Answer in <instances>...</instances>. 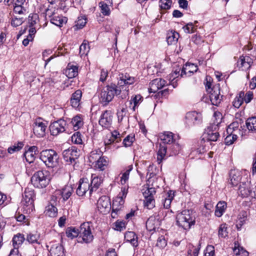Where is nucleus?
Wrapping results in <instances>:
<instances>
[{"instance_id": "nucleus-24", "label": "nucleus", "mask_w": 256, "mask_h": 256, "mask_svg": "<svg viewBox=\"0 0 256 256\" xmlns=\"http://www.w3.org/2000/svg\"><path fill=\"white\" fill-rule=\"evenodd\" d=\"M244 122L242 119H238L234 122L231 123L228 126L226 130L227 134L236 133L237 134V132H239V126L240 125V128H242V124Z\"/></svg>"}, {"instance_id": "nucleus-62", "label": "nucleus", "mask_w": 256, "mask_h": 256, "mask_svg": "<svg viewBox=\"0 0 256 256\" xmlns=\"http://www.w3.org/2000/svg\"><path fill=\"white\" fill-rule=\"evenodd\" d=\"M126 228V223L124 221L117 220L114 223V229L118 231H122Z\"/></svg>"}, {"instance_id": "nucleus-33", "label": "nucleus", "mask_w": 256, "mask_h": 256, "mask_svg": "<svg viewBox=\"0 0 256 256\" xmlns=\"http://www.w3.org/2000/svg\"><path fill=\"white\" fill-rule=\"evenodd\" d=\"M227 207L226 203L224 201L219 202L216 208L215 215L218 217H220L224 212Z\"/></svg>"}, {"instance_id": "nucleus-46", "label": "nucleus", "mask_w": 256, "mask_h": 256, "mask_svg": "<svg viewBox=\"0 0 256 256\" xmlns=\"http://www.w3.org/2000/svg\"><path fill=\"white\" fill-rule=\"evenodd\" d=\"M246 126L249 130H256V117L248 118L246 121Z\"/></svg>"}, {"instance_id": "nucleus-51", "label": "nucleus", "mask_w": 256, "mask_h": 256, "mask_svg": "<svg viewBox=\"0 0 256 256\" xmlns=\"http://www.w3.org/2000/svg\"><path fill=\"white\" fill-rule=\"evenodd\" d=\"M99 6L100 8L101 12L104 16H109L110 13V9L108 4L103 2H99Z\"/></svg>"}, {"instance_id": "nucleus-56", "label": "nucleus", "mask_w": 256, "mask_h": 256, "mask_svg": "<svg viewBox=\"0 0 256 256\" xmlns=\"http://www.w3.org/2000/svg\"><path fill=\"white\" fill-rule=\"evenodd\" d=\"M81 134L80 132H76L72 136L71 139L72 142L80 144L82 142Z\"/></svg>"}, {"instance_id": "nucleus-54", "label": "nucleus", "mask_w": 256, "mask_h": 256, "mask_svg": "<svg viewBox=\"0 0 256 256\" xmlns=\"http://www.w3.org/2000/svg\"><path fill=\"white\" fill-rule=\"evenodd\" d=\"M173 199L171 192L167 194L166 196L164 198L163 202V205L164 208H168L170 207L172 201Z\"/></svg>"}, {"instance_id": "nucleus-32", "label": "nucleus", "mask_w": 256, "mask_h": 256, "mask_svg": "<svg viewBox=\"0 0 256 256\" xmlns=\"http://www.w3.org/2000/svg\"><path fill=\"white\" fill-rule=\"evenodd\" d=\"M51 256H64V248L60 244H54L50 251Z\"/></svg>"}, {"instance_id": "nucleus-28", "label": "nucleus", "mask_w": 256, "mask_h": 256, "mask_svg": "<svg viewBox=\"0 0 256 256\" xmlns=\"http://www.w3.org/2000/svg\"><path fill=\"white\" fill-rule=\"evenodd\" d=\"M74 192L72 185H66L60 190V194L64 201L68 200Z\"/></svg>"}, {"instance_id": "nucleus-16", "label": "nucleus", "mask_w": 256, "mask_h": 256, "mask_svg": "<svg viewBox=\"0 0 256 256\" xmlns=\"http://www.w3.org/2000/svg\"><path fill=\"white\" fill-rule=\"evenodd\" d=\"M166 84V82L161 78H156L152 80L148 88L150 93H155L160 89L162 88Z\"/></svg>"}, {"instance_id": "nucleus-38", "label": "nucleus", "mask_w": 256, "mask_h": 256, "mask_svg": "<svg viewBox=\"0 0 256 256\" xmlns=\"http://www.w3.org/2000/svg\"><path fill=\"white\" fill-rule=\"evenodd\" d=\"M95 162V168L102 171L104 170L108 165L107 158L104 156L102 157Z\"/></svg>"}, {"instance_id": "nucleus-55", "label": "nucleus", "mask_w": 256, "mask_h": 256, "mask_svg": "<svg viewBox=\"0 0 256 256\" xmlns=\"http://www.w3.org/2000/svg\"><path fill=\"white\" fill-rule=\"evenodd\" d=\"M134 140V135H128L124 139L122 144L126 147L130 146Z\"/></svg>"}, {"instance_id": "nucleus-61", "label": "nucleus", "mask_w": 256, "mask_h": 256, "mask_svg": "<svg viewBox=\"0 0 256 256\" xmlns=\"http://www.w3.org/2000/svg\"><path fill=\"white\" fill-rule=\"evenodd\" d=\"M76 26L78 28H82L86 23V18L84 16H80L78 18V20L76 22Z\"/></svg>"}, {"instance_id": "nucleus-45", "label": "nucleus", "mask_w": 256, "mask_h": 256, "mask_svg": "<svg viewBox=\"0 0 256 256\" xmlns=\"http://www.w3.org/2000/svg\"><path fill=\"white\" fill-rule=\"evenodd\" d=\"M132 170V165L128 166L126 168V170L122 174L120 178V181L122 184H124L126 183V182L128 180L129 178L130 172Z\"/></svg>"}, {"instance_id": "nucleus-60", "label": "nucleus", "mask_w": 256, "mask_h": 256, "mask_svg": "<svg viewBox=\"0 0 256 256\" xmlns=\"http://www.w3.org/2000/svg\"><path fill=\"white\" fill-rule=\"evenodd\" d=\"M23 144L22 142L18 143L16 145L12 146L8 149V153L12 154L16 152H18L22 148Z\"/></svg>"}, {"instance_id": "nucleus-64", "label": "nucleus", "mask_w": 256, "mask_h": 256, "mask_svg": "<svg viewBox=\"0 0 256 256\" xmlns=\"http://www.w3.org/2000/svg\"><path fill=\"white\" fill-rule=\"evenodd\" d=\"M169 148L172 150L170 155H176L180 150V146L178 143L174 142L172 145Z\"/></svg>"}, {"instance_id": "nucleus-53", "label": "nucleus", "mask_w": 256, "mask_h": 256, "mask_svg": "<svg viewBox=\"0 0 256 256\" xmlns=\"http://www.w3.org/2000/svg\"><path fill=\"white\" fill-rule=\"evenodd\" d=\"M64 150L69 154V156L72 158V159H73L75 162H76V160L79 156L76 149L72 147L71 148H68Z\"/></svg>"}, {"instance_id": "nucleus-29", "label": "nucleus", "mask_w": 256, "mask_h": 256, "mask_svg": "<svg viewBox=\"0 0 256 256\" xmlns=\"http://www.w3.org/2000/svg\"><path fill=\"white\" fill-rule=\"evenodd\" d=\"M65 72L68 78H74L78 74V67L76 66L69 64L68 65Z\"/></svg>"}, {"instance_id": "nucleus-20", "label": "nucleus", "mask_w": 256, "mask_h": 256, "mask_svg": "<svg viewBox=\"0 0 256 256\" xmlns=\"http://www.w3.org/2000/svg\"><path fill=\"white\" fill-rule=\"evenodd\" d=\"M134 82V78L131 77L129 74H121L120 75L119 80L118 81V86L120 88L124 85H130Z\"/></svg>"}, {"instance_id": "nucleus-52", "label": "nucleus", "mask_w": 256, "mask_h": 256, "mask_svg": "<svg viewBox=\"0 0 256 256\" xmlns=\"http://www.w3.org/2000/svg\"><path fill=\"white\" fill-rule=\"evenodd\" d=\"M144 206L148 209H152L155 206V200L153 197L145 198L144 200Z\"/></svg>"}, {"instance_id": "nucleus-41", "label": "nucleus", "mask_w": 256, "mask_h": 256, "mask_svg": "<svg viewBox=\"0 0 256 256\" xmlns=\"http://www.w3.org/2000/svg\"><path fill=\"white\" fill-rule=\"evenodd\" d=\"M244 92H240L237 96L232 102L233 106L236 108H239L244 102Z\"/></svg>"}, {"instance_id": "nucleus-43", "label": "nucleus", "mask_w": 256, "mask_h": 256, "mask_svg": "<svg viewBox=\"0 0 256 256\" xmlns=\"http://www.w3.org/2000/svg\"><path fill=\"white\" fill-rule=\"evenodd\" d=\"M40 238V235L38 234L35 233H30L28 234L26 236V240L30 244H40V242H38V239Z\"/></svg>"}, {"instance_id": "nucleus-25", "label": "nucleus", "mask_w": 256, "mask_h": 256, "mask_svg": "<svg viewBox=\"0 0 256 256\" xmlns=\"http://www.w3.org/2000/svg\"><path fill=\"white\" fill-rule=\"evenodd\" d=\"M36 150V146H33L30 148L28 150L26 151L24 154V156L27 162L30 164L34 161Z\"/></svg>"}, {"instance_id": "nucleus-14", "label": "nucleus", "mask_w": 256, "mask_h": 256, "mask_svg": "<svg viewBox=\"0 0 256 256\" xmlns=\"http://www.w3.org/2000/svg\"><path fill=\"white\" fill-rule=\"evenodd\" d=\"M90 186L88 180L87 178H80L78 182V186L76 190V193L79 196H83L89 192L90 194Z\"/></svg>"}, {"instance_id": "nucleus-10", "label": "nucleus", "mask_w": 256, "mask_h": 256, "mask_svg": "<svg viewBox=\"0 0 256 256\" xmlns=\"http://www.w3.org/2000/svg\"><path fill=\"white\" fill-rule=\"evenodd\" d=\"M46 124L41 118H36L33 124L34 134L38 138L44 137L46 134Z\"/></svg>"}, {"instance_id": "nucleus-17", "label": "nucleus", "mask_w": 256, "mask_h": 256, "mask_svg": "<svg viewBox=\"0 0 256 256\" xmlns=\"http://www.w3.org/2000/svg\"><path fill=\"white\" fill-rule=\"evenodd\" d=\"M112 122V112L110 110H105L101 115L99 124L102 127L108 128Z\"/></svg>"}, {"instance_id": "nucleus-44", "label": "nucleus", "mask_w": 256, "mask_h": 256, "mask_svg": "<svg viewBox=\"0 0 256 256\" xmlns=\"http://www.w3.org/2000/svg\"><path fill=\"white\" fill-rule=\"evenodd\" d=\"M66 235L71 238L79 236V228H68L66 230Z\"/></svg>"}, {"instance_id": "nucleus-23", "label": "nucleus", "mask_w": 256, "mask_h": 256, "mask_svg": "<svg viewBox=\"0 0 256 256\" xmlns=\"http://www.w3.org/2000/svg\"><path fill=\"white\" fill-rule=\"evenodd\" d=\"M82 92L80 90H76L72 94L70 98L71 106L74 108H78L80 104Z\"/></svg>"}, {"instance_id": "nucleus-30", "label": "nucleus", "mask_w": 256, "mask_h": 256, "mask_svg": "<svg viewBox=\"0 0 256 256\" xmlns=\"http://www.w3.org/2000/svg\"><path fill=\"white\" fill-rule=\"evenodd\" d=\"M102 182V180L100 178H99L94 174L92 176V180L91 182L90 183V195L92 194L94 190H96L98 188Z\"/></svg>"}, {"instance_id": "nucleus-7", "label": "nucleus", "mask_w": 256, "mask_h": 256, "mask_svg": "<svg viewBox=\"0 0 256 256\" xmlns=\"http://www.w3.org/2000/svg\"><path fill=\"white\" fill-rule=\"evenodd\" d=\"M93 238L89 224L84 222L82 224L79 228L78 242L88 244L92 242Z\"/></svg>"}, {"instance_id": "nucleus-63", "label": "nucleus", "mask_w": 256, "mask_h": 256, "mask_svg": "<svg viewBox=\"0 0 256 256\" xmlns=\"http://www.w3.org/2000/svg\"><path fill=\"white\" fill-rule=\"evenodd\" d=\"M24 22L22 18L14 17L11 21V24L14 27H17L20 26Z\"/></svg>"}, {"instance_id": "nucleus-40", "label": "nucleus", "mask_w": 256, "mask_h": 256, "mask_svg": "<svg viewBox=\"0 0 256 256\" xmlns=\"http://www.w3.org/2000/svg\"><path fill=\"white\" fill-rule=\"evenodd\" d=\"M161 140L162 141V144H170L174 142L173 134L169 132H165L162 136Z\"/></svg>"}, {"instance_id": "nucleus-39", "label": "nucleus", "mask_w": 256, "mask_h": 256, "mask_svg": "<svg viewBox=\"0 0 256 256\" xmlns=\"http://www.w3.org/2000/svg\"><path fill=\"white\" fill-rule=\"evenodd\" d=\"M67 22V18L62 16H53L50 19V22L56 26L61 27L64 24Z\"/></svg>"}, {"instance_id": "nucleus-3", "label": "nucleus", "mask_w": 256, "mask_h": 256, "mask_svg": "<svg viewBox=\"0 0 256 256\" xmlns=\"http://www.w3.org/2000/svg\"><path fill=\"white\" fill-rule=\"evenodd\" d=\"M121 88L115 84L104 88L100 95V102L106 105L112 100L114 95L118 96L121 92Z\"/></svg>"}, {"instance_id": "nucleus-11", "label": "nucleus", "mask_w": 256, "mask_h": 256, "mask_svg": "<svg viewBox=\"0 0 256 256\" xmlns=\"http://www.w3.org/2000/svg\"><path fill=\"white\" fill-rule=\"evenodd\" d=\"M210 99L212 104L218 106L221 102L223 96L220 95V84L214 85L209 91Z\"/></svg>"}, {"instance_id": "nucleus-50", "label": "nucleus", "mask_w": 256, "mask_h": 256, "mask_svg": "<svg viewBox=\"0 0 256 256\" xmlns=\"http://www.w3.org/2000/svg\"><path fill=\"white\" fill-rule=\"evenodd\" d=\"M246 220V214L245 212H241L238 217V220H237L236 226L238 228L242 227V226L245 223Z\"/></svg>"}, {"instance_id": "nucleus-4", "label": "nucleus", "mask_w": 256, "mask_h": 256, "mask_svg": "<svg viewBox=\"0 0 256 256\" xmlns=\"http://www.w3.org/2000/svg\"><path fill=\"white\" fill-rule=\"evenodd\" d=\"M32 184L36 188H46L50 182V176L47 170H39L35 172L31 178Z\"/></svg>"}, {"instance_id": "nucleus-18", "label": "nucleus", "mask_w": 256, "mask_h": 256, "mask_svg": "<svg viewBox=\"0 0 256 256\" xmlns=\"http://www.w3.org/2000/svg\"><path fill=\"white\" fill-rule=\"evenodd\" d=\"M56 198L54 196L52 197L50 204L46 207V215L51 218H54L57 216L58 209L54 206Z\"/></svg>"}, {"instance_id": "nucleus-36", "label": "nucleus", "mask_w": 256, "mask_h": 256, "mask_svg": "<svg viewBox=\"0 0 256 256\" xmlns=\"http://www.w3.org/2000/svg\"><path fill=\"white\" fill-rule=\"evenodd\" d=\"M168 148L164 144H160L157 154V161L158 164H160L164 160L166 152V150Z\"/></svg>"}, {"instance_id": "nucleus-37", "label": "nucleus", "mask_w": 256, "mask_h": 256, "mask_svg": "<svg viewBox=\"0 0 256 256\" xmlns=\"http://www.w3.org/2000/svg\"><path fill=\"white\" fill-rule=\"evenodd\" d=\"M102 153L99 149L92 151L89 156V161L94 164L100 160L102 156Z\"/></svg>"}, {"instance_id": "nucleus-27", "label": "nucleus", "mask_w": 256, "mask_h": 256, "mask_svg": "<svg viewBox=\"0 0 256 256\" xmlns=\"http://www.w3.org/2000/svg\"><path fill=\"white\" fill-rule=\"evenodd\" d=\"M70 124L72 126L74 130H77L82 126L84 124L83 118L80 115L74 116L70 121Z\"/></svg>"}, {"instance_id": "nucleus-21", "label": "nucleus", "mask_w": 256, "mask_h": 256, "mask_svg": "<svg viewBox=\"0 0 256 256\" xmlns=\"http://www.w3.org/2000/svg\"><path fill=\"white\" fill-rule=\"evenodd\" d=\"M241 172L238 170H231L230 173V183L232 186H236L242 180Z\"/></svg>"}, {"instance_id": "nucleus-1", "label": "nucleus", "mask_w": 256, "mask_h": 256, "mask_svg": "<svg viewBox=\"0 0 256 256\" xmlns=\"http://www.w3.org/2000/svg\"><path fill=\"white\" fill-rule=\"evenodd\" d=\"M40 159L48 168H57L60 166V158L54 150H42L40 153Z\"/></svg>"}, {"instance_id": "nucleus-48", "label": "nucleus", "mask_w": 256, "mask_h": 256, "mask_svg": "<svg viewBox=\"0 0 256 256\" xmlns=\"http://www.w3.org/2000/svg\"><path fill=\"white\" fill-rule=\"evenodd\" d=\"M234 254L236 256H248V252L244 250L242 247L235 246L233 249Z\"/></svg>"}, {"instance_id": "nucleus-19", "label": "nucleus", "mask_w": 256, "mask_h": 256, "mask_svg": "<svg viewBox=\"0 0 256 256\" xmlns=\"http://www.w3.org/2000/svg\"><path fill=\"white\" fill-rule=\"evenodd\" d=\"M219 134L216 130H214L213 126L208 127L206 130L204 134V139L208 142H216L219 137Z\"/></svg>"}, {"instance_id": "nucleus-12", "label": "nucleus", "mask_w": 256, "mask_h": 256, "mask_svg": "<svg viewBox=\"0 0 256 256\" xmlns=\"http://www.w3.org/2000/svg\"><path fill=\"white\" fill-rule=\"evenodd\" d=\"M186 124L188 126L199 124L202 122V116L196 111L190 112L186 116Z\"/></svg>"}, {"instance_id": "nucleus-15", "label": "nucleus", "mask_w": 256, "mask_h": 256, "mask_svg": "<svg viewBox=\"0 0 256 256\" xmlns=\"http://www.w3.org/2000/svg\"><path fill=\"white\" fill-rule=\"evenodd\" d=\"M252 63V59L250 56H242L238 60L237 66L242 70H246L250 68Z\"/></svg>"}, {"instance_id": "nucleus-8", "label": "nucleus", "mask_w": 256, "mask_h": 256, "mask_svg": "<svg viewBox=\"0 0 256 256\" xmlns=\"http://www.w3.org/2000/svg\"><path fill=\"white\" fill-rule=\"evenodd\" d=\"M67 127L68 124L66 122L60 118L51 123L49 128L52 135L57 136L59 134L66 131Z\"/></svg>"}, {"instance_id": "nucleus-2", "label": "nucleus", "mask_w": 256, "mask_h": 256, "mask_svg": "<svg viewBox=\"0 0 256 256\" xmlns=\"http://www.w3.org/2000/svg\"><path fill=\"white\" fill-rule=\"evenodd\" d=\"M176 223L178 226L186 230H189L195 224L194 218L192 216V212L186 210L177 214Z\"/></svg>"}, {"instance_id": "nucleus-58", "label": "nucleus", "mask_w": 256, "mask_h": 256, "mask_svg": "<svg viewBox=\"0 0 256 256\" xmlns=\"http://www.w3.org/2000/svg\"><path fill=\"white\" fill-rule=\"evenodd\" d=\"M38 20V16L36 14H32L28 16V22L30 26H34Z\"/></svg>"}, {"instance_id": "nucleus-57", "label": "nucleus", "mask_w": 256, "mask_h": 256, "mask_svg": "<svg viewBox=\"0 0 256 256\" xmlns=\"http://www.w3.org/2000/svg\"><path fill=\"white\" fill-rule=\"evenodd\" d=\"M160 6L162 9L168 10L170 8L172 0H160L159 2Z\"/></svg>"}, {"instance_id": "nucleus-13", "label": "nucleus", "mask_w": 256, "mask_h": 256, "mask_svg": "<svg viewBox=\"0 0 256 256\" xmlns=\"http://www.w3.org/2000/svg\"><path fill=\"white\" fill-rule=\"evenodd\" d=\"M161 220L158 214H155L150 216L146 222V228L150 232H155L158 229L160 225Z\"/></svg>"}, {"instance_id": "nucleus-34", "label": "nucleus", "mask_w": 256, "mask_h": 256, "mask_svg": "<svg viewBox=\"0 0 256 256\" xmlns=\"http://www.w3.org/2000/svg\"><path fill=\"white\" fill-rule=\"evenodd\" d=\"M124 239L134 246H138L137 236L133 232H128L124 234Z\"/></svg>"}, {"instance_id": "nucleus-47", "label": "nucleus", "mask_w": 256, "mask_h": 256, "mask_svg": "<svg viewBox=\"0 0 256 256\" xmlns=\"http://www.w3.org/2000/svg\"><path fill=\"white\" fill-rule=\"evenodd\" d=\"M228 228L226 223L221 224L218 228V236L224 238L228 235Z\"/></svg>"}, {"instance_id": "nucleus-35", "label": "nucleus", "mask_w": 256, "mask_h": 256, "mask_svg": "<svg viewBox=\"0 0 256 256\" xmlns=\"http://www.w3.org/2000/svg\"><path fill=\"white\" fill-rule=\"evenodd\" d=\"M25 239L22 234L18 233L15 235L12 238V244L14 248L18 249L19 246L24 242Z\"/></svg>"}, {"instance_id": "nucleus-59", "label": "nucleus", "mask_w": 256, "mask_h": 256, "mask_svg": "<svg viewBox=\"0 0 256 256\" xmlns=\"http://www.w3.org/2000/svg\"><path fill=\"white\" fill-rule=\"evenodd\" d=\"M156 190L154 188H148L147 189L143 192V195L145 198L153 197L156 194Z\"/></svg>"}, {"instance_id": "nucleus-5", "label": "nucleus", "mask_w": 256, "mask_h": 256, "mask_svg": "<svg viewBox=\"0 0 256 256\" xmlns=\"http://www.w3.org/2000/svg\"><path fill=\"white\" fill-rule=\"evenodd\" d=\"M34 190L28 188L25 189L21 202L24 206V210L26 211V212L30 213L34 209Z\"/></svg>"}, {"instance_id": "nucleus-22", "label": "nucleus", "mask_w": 256, "mask_h": 256, "mask_svg": "<svg viewBox=\"0 0 256 256\" xmlns=\"http://www.w3.org/2000/svg\"><path fill=\"white\" fill-rule=\"evenodd\" d=\"M124 204V200L120 199V200H114L112 205V212L111 216L113 218H116L118 214L120 212L122 206Z\"/></svg>"}, {"instance_id": "nucleus-9", "label": "nucleus", "mask_w": 256, "mask_h": 256, "mask_svg": "<svg viewBox=\"0 0 256 256\" xmlns=\"http://www.w3.org/2000/svg\"><path fill=\"white\" fill-rule=\"evenodd\" d=\"M97 206L98 210L103 214L109 212L112 208L110 198L106 196H103L98 199Z\"/></svg>"}, {"instance_id": "nucleus-42", "label": "nucleus", "mask_w": 256, "mask_h": 256, "mask_svg": "<svg viewBox=\"0 0 256 256\" xmlns=\"http://www.w3.org/2000/svg\"><path fill=\"white\" fill-rule=\"evenodd\" d=\"M143 98L140 94H137L134 96H132L130 101V104H134V106L132 108L134 111L135 110L136 108L138 106L142 101Z\"/></svg>"}, {"instance_id": "nucleus-31", "label": "nucleus", "mask_w": 256, "mask_h": 256, "mask_svg": "<svg viewBox=\"0 0 256 256\" xmlns=\"http://www.w3.org/2000/svg\"><path fill=\"white\" fill-rule=\"evenodd\" d=\"M180 37L179 34L176 31L168 32L167 34L166 41L168 44H176Z\"/></svg>"}, {"instance_id": "nucleus-49", "label": "nucleus", "mask_w": 256, "mask_h": 256, "mask_svg": "<svg viewBox=\"0 0 256 256\" xmlns=\"http://www.w3.org/2000/svg\"><path fill=\"white\" fill-rule=\"evenodd\" d=\"M228 135L225 138L224 142L226 145L232 144L237 139V134L236 133L228 134Z\"/></svg>"}, {"instance_id": "nucleus-26", "label": "nucleus", "mask_w": 256, "mask_h": 256, "mask_svg": "<svg viewBox=\"0 0 256 256\" xmlns=\"http://www.w3.org/2000/svg\"><path fill=\"white\" fill-rule=\"evenodd\" d=\"M198 70V66L194 64L187 63L182 68L181 72V76L184 75L190 76L192 74L196 72Z\"/></svg>"}, {"instance_id": "nucleus-6", "label": "nucleus", "mask_w": 256, "mask_h": 256, "mask_svg": "<svg viewBox=\"0 0 256 256\" xmlns=\"http://www.w3.org/2000/svg\"><path fill=\"white\" fill-rule=\"evenodd\" d=\"M245 180L240 182L238 190V193L242 197L250 196L252 198H256V185L250 184V182Z\"/></svg>"}]
</instances>
